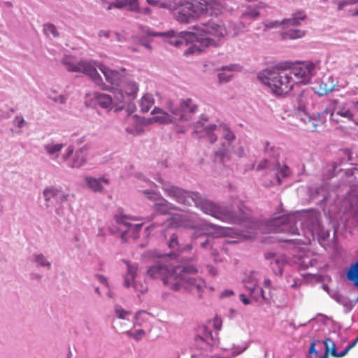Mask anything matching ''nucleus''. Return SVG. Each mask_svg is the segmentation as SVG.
<instances>
[{
    "label": "nucleus",
    "instance_id": "nucleus-20",
    "mask_svg": "<svg viewBox=\"0 0 358 358\" xmlns=\"http://www.w3.org/2000/svg\"><path fill=\"white\" fill-rule=\"evenodd\" d=\"M146 2L151 6L171 10H176L181 6V3H176V0H169L167 3L163 2L161 0H146Z\"/></svg>",
    "mask_w": 358,
    "mask_h": 358
},
{
    "label": "nucleus",
    "instance_id": "nucleus-40",
    "mask_svg": "<svg viewBox=\"0 0 358 358\" xmlns=\"http://www.w3.org/2000/svg\"><path fill=\"white\" fill-rule=\"evenodd\" d=\"M259 7H257L252 10H249L245 11L243 13V16L249 17L251 18H256L259 15V11H258Z\"/></svg>",
    "mask_w": 358,
    "mask_h": 358
},
{
    "label": "nucleus",
    "instance_id": "nucleus-33",
    "mask_svg": "<svg viewBox=\"0 0 358 358\" xmlns=\"http://www.w3.org/2000/svg\"><path fill=\"white\" fill-rule=\"evenodd\" d=\"M43 32L47 36L51 34L54 37L59 36V32L57 31L56 27L51 23H47L43 25Z\"/></svg>",
    "mask_w": 358,
    "mask_h": 358
},
{
    "label": "nucleus",
    "instance_id": "nucleus-34",
    "mask_svg": "<svg viewBox=\"0 0 358 358\" xmlns=\"http://www.w3.org/2000/svg\"><path fill=\"white\" fill-rule=\"evenodd\" d=\"M132 282L134 289L138 296L147 291L148 287L143 282L138 280H134Z\"/></svg>",
    "mask_w": 358,
    "mask_h": 358
},
{
    "label": "nucleus",
    "instance_id": "nucleus-57",
    "mask_svg": "<svg viewBox=\"0 0 358 358\" xmlns=\"http://www.w3.org/2000/svg\"><path fill=\"white\" fill-rule=\"evenodd\" d=\"M109 35H110V31H108L101 30L99 32V36L100 37L104 36V37L108 38V37H109Z\"/></svg>",
    "mask_w": 358,
    "mask_h": 358
},
{
    "label": "nucleus",
    "instance_id": "nucleus-45",
    "mask_svg": "<svg viewBox=\"0 0 358 358\" xmlns=\"http://www.w3.org/2000/svg\"><path fill=\"white\" fill-rule=\"evenodd\" d=\"M271 265L272 266L273 268L275 269L276 266L278 268L280 271L281 270V266H282V261L278 259H274L271 262Z\"/></svg>",
    "mask_w": 358,
    "mask_h": 358
},
{
    "label": "nucleus",
    "instance_id": "nucleus-6",
    "mask_svg": "<svg viewBox=\"0 0 358 358\" xmlns=\"http://www.w3.org/2000/svg\"><path fill=\"white\" fill-rule=\"evenodd\" d=\"M196 3L190 1L183 3L182 1H178L181 6L176 9L179 10L174 14L175 19L180 23L184 24H189L199 19L201 15V3L200 0H196Z\"/></svg>",
    "mask_w": 358,
    "mask_h": 358
},
{
    "label": "nucleus",
    "instance_id": "nucleus-50",
    "mask_svg": "<svg viewBox=\"0 0 358 358\" xmlns=\"http://www.w3.org/2000/svg\"><path fill=\"white\" fill-rule=\"evenodd\" d=\"M73 152V148L71 146H69L66 149V154L62 157L64 161H66L67 158L71 155Z\"/></svg>",
    "mask_w": 358,
    "mask_h": 358
},
{
    "label": "nucleus",
    "instance_id": "nucleus-26",
    "mask_svg": "<svg viewBox=\"0 0 358 358\" xmlns=\"http://www.w3.org/2000/svg\"><path fill=\"white\" fill-rule=\"evenodd\" d=\"M137 266L131 265L127 263V273L126 275L124 285L126 287H129L131 284V281L134 280V278L136 275Z\"/></svg>",
    "mask_w": 358,
    "mask_h": 358
},
{
    "label": "nucleus",
    "instance_id": "nucleus-25",
    "mask_svg": "<svg viewBox=\"0 0 358 358\" xmlns=\"http://www.w3.org/2000/svg\"><path fill=\"white\" fill-rule=\"evenodd\" d=\"M155 103L154 98L152 94H146L141 100V110L143 113H147L150 110L151 107Z\"/></svg>",
    "mask_w": 358,
    "mask_h": 358
},
{
    "label": "nucleus",
    "instance_id": "nucleus-3",
    "mask_svg": "<svg viewBox=\"0 0 358 358\" xmlns=\"http://www.w3.org/2000/svg\"><path fill=\"white\" fill-rule=\"evenodd\" d=\"M287 68V66L278 65L273 69L264 70L259 73L258 78L268 86L273 93L278 95L287 94L294 86V81Z\"/></svg>",
    "mask_w": 358,
    "mask_h": 358
},
{
    "label": "nucleus",
    "instance_id": "nucleus-39",
    "mask_svg": "<svg viewBox=\"0 0 358 358\" xmlns=\"http://www.w3.org/2000/svg\"><path fill=\"white\" fill-rule=\"evenodd\" d=\"M127 334L130 337L134 338L136 341L141 340L145 336V331L143 329H138L135 332L127 331Z\"/></svg>",
    "mask_w": 358,
    "mask_h": 358
},
{
    "label": "nucleus",
    "instance_id": "nucleus-43",
    "mask_svg": "<svg viewBox=\"0 0 358 358\" xmlns=\"http://www.w3.org/2000/svg\"><path fill=\"white\" fill-rule=\"evenodd\" d=\"M36 262H38L41 266H50V264L46 261L44 256L42 255H39L36 257Z\"/></svg>",
    "mask_w": 358,
    "mask_h": 358
},
{
    "label": "nucleus",
    "instance_id": "nucleus-44",
    "mask_svg": "<svg viewBox=\"0 0 358 358\" xmlns=\"http://www.w3.org/2000/svg\"><path fill=\"white\" fill-rule=\"evenodd\" d=\"M178 246V242L177 240V236L175 234H173L170 241H169V247L170 248L175 249Z\"/></svg>",
    "mask_w": 358,
    "mask_h": 358
},
{
    "label": "nucleus",
    "instance_id": "nucleus-35",
    "mask_svg": "<svg viewBox=\"0 0 358 358\" xmlns=\"http://www.w3.org/2000/svg\"><path fill=\"white\" fill-rule=\"evenodd\" d=\"M358 3V0H339L336 2L338 10H343L345 6L354 5Z\"/></svg>",
    "mask_w": 358,
    "mask_h": 358
},
{
    "label": "nucleus",
    "instance_id": "nucleus-12",
    "mask_svg": "<svg viewBox=\"0 0 358 358\" xmlns=\"http://www.w3.org/2000/svg\"><path fill=\"white\" fill-rule=\"evenodd\" d=\"M164 191L178 202L187 206H197V201L194 197V194L184 191L175 186H165Z\"/></svg>",
    "mask_w": 358,
    "mask_h": 358
},
{
    "label": "nucleus",
    "instance_id": "nucleus-15",
    "mask_svg": "<svg viewBox=\"0 0 358 358\" xmlns=\"http://www.w3.org/2000/svg\"><path fill=\"white\" fill-rule=\"evenodd\" d=\"M43 196L46 201L55 199L57 202L66 201L69 197V195L62 191L61 189L55 187H48L44 189Z\"/></svg>",
    "mask_w": 358,
    "mask_h": 358
},
{
    "label": "nucleus",
    "instance_id": "nucleus-64",
    "mask_svg": "<svg viewBox=\"0 0 358 358\" xmlns=\"http://www.w3.org/2000/svg\"><path fill=\"white\" fill-rule=\"evenodd\" d=\"M243 153V148H241V149H240L239 156H241Z\"/></svg>",
    "mask_w": 358,
    "mask_h": 358
},
{
    "label": "nucleus",
    "instance_id": "nucleus-53",
    "mask_svg": "<svg viewBox=\"0 0 358 358\" xmlns=\"http://www.w3.org/2000/svg\"><path fill=\"white\" fill-rule=\"evenodd\" d=\"M240 300L245 304L248 305L250 303V301L248 298L243 294H240Z\"/></svg>",
    "mask_w": 358,
    "mask_h": 358
},
{
    "label": "nucleus",
    "instance_id": "nucleus-19",
    "mask_svg": "<svg viewBox=\"0 0 358 358\" xmlns=\"http://www.w3.org/2000/svg\"><path fill=\"white\" fill-rule=\"evenodd\" d=\"M306 15L303 11H298L293 14L292 18L283 20L280 24L284 25L285 27L288 28L290 26H299L301 24V21L304 20Z\"/></svg>",
    "mask_w": 358,
    "mask_h": 358
},
{
    "label": "nucleus",
    "instance_id": "nucleus-51",
    "mask_svg": "<svg viewBox=\"0 0 358 358\" xmlns=\"http://www.w3.org/2000/svg\"><path fill=\"white\" fill-rule=\"evenodd\" d=\"M129 85L131 87V92H128L129 94H132L137 92L138 87L136 83H131L129 84Z\"/></svg>",
    "mask_w": 358,
    "mask_h": 358
},
{
    "label": "nucleus",
    "instance_id": "nucleus-36",
    "mask_svg": "<svg viewBox=\"0 0 358 358\" xmlns=\"http://www.w3.org/2000/svg\"><path fill=\"white\" fill-rule=\"evenodd\" d=\"M115 312L117 317L120 319H125L127 315H131L130 312L124 310L122 307L119 306H115Z\"/></svg>",
    "mask_w": 358,
    "mask_h": 358
},
{
    "label": "nucleus",
    "instance_id": "nucleus-63",
    "mask_svg": "<svg viewBox=\"0 0 358 358\" xmlns=\"http://www.w3.org/2000/svg\"><path fill=\"white\" fill-rule=\"evenodd\" d=\"M143 13L148 14L150 13V9L149 8H145L143 10Z\"/></svg>",
    "mask_w": 358,
    "mask_h": 358
},
{
    "label": "nucleus",
    "instance_id": "nucleus-32",
    "mask_svg": "<svg viewBox=\"0 0 358 358\" xmlns=\"http://www.w3.org/2000/svg\"><path fill=\"white\" fill-rule=\"evenodd\" d=\"M63 147L64 145L62 143H50L45 145L44 148L50 155H54L57 154L63 148Z\"/></svg>",
    "mask_w": 358,
    "mask_h": 358
},
{
    "label": "nucleus",
    "instance_id": "nucleus-16",
    "mask_svg": "<svg viewBox=\"0 0 358 358\" xmlns=\"http://www.w3.org/2000/svg\"><path fill=\"white\" fill-rule=\"evenodd\" d=\"M97 67L104 75L107 82L112 85H118L121 80L120 73L115 70H110L103 64H98Z\"/></svg>",
    "mask_w": 358,
    "mask_h": 358
},
{
    "label": "nucleus",
    "instance_id": "nucleus-1",
    "mask_svg": "<svg viewBox=\"0 0 358 358\" xmlns=\"http://www.w3.org/2000/svg\"><path fill=\"white\" fill-rule=\"evenodd\" d=\"M147 273L152 278L161 280L164 285L174 291L184 288L200 293L201 280L193 276L197 270L192 266L169 268L165 264L157 263L150 266Z\"/></svg>",
    "mask_w": 358,
    "mask_h": 358
},
{
    "label": "nucleus",
    "instance_id": "nucleus-58",
    "mask_svg": "<svg viewBox=\"0 0 358 358\" xmlns=\"http://www.w3.org/2000/svg\"><path fill=\"white\" fill-rule=\"evenodd\" d=\"M16 120H18V122H17V125H18V127L21 128L24 126V124H26L25 121L24 120V119L22 117H16Z\"/></svg>",
    "mask_w": 358,
    "mask_h": 358
},
{
    "label": "nucleus",
    "instance_id": "nucleus-30",
    "mask_svg": "<svg viewBox=\"0 0 358 358\" xmlns=\"http://www.w3.org/2000/svg\"><path fill=\"white\" fill-rule=\"evenodd\" d=\"M277 184L278 185H281V178H285L289 175V169L287 166L283 165L280 166L278 165L277 171L275 173Z\"/></svg>",
    "mask_w": 358,
    "mask_h": 358
},
{
    "label": "nucleus",
    "instance_id": "nucleus-9",
    "mask_svg": "<svg viewBox=\"0 0 358 358\" xmlns=\"http://www.w3.org/2000/svg\"><path fill=\"white\" fill-rule=\"evenodd\" d=\"M153 36H167L171 38L169 41V43L176 46L179 47L185 41L187 43L193 42L194 41H199L201 40V34L200 33H195L193 31H181L178 34L179 38L176 37V34L174 31L171 30L167 32H151L148 34Z\"/></svg>",
    "mask_w": 358,
    "mask_h": 358
},
{
    "label": "nucleus",
    "instance_id": "nucleus-61",
    "mask_svg": "<svg viewBox=\"0 0 358 358\" xmlns=\"http://www.w3.org/2000/svg\"><path fill=\"white\" fill-rule=\"evenodd\" d=\"M125 219H127V217L124 216V217H121V218H118V219H117V221H118V222H122V223H123L124 224H125V225H128L129 224H128L127 222H125V221L124 220H125Z\"/></svg>",
    "mask_w": 358,
    "mask_h": 358
},
{
    "label": "nucleus",
    "instance_id": "nucleus-5",
    "mask_svg": "<svg viewBox=\"0 0 358 358\" xmlns=\"http://www.w3.org/2000/svg\"><path fill=\"white\" fill-rule=\"evenodd\" d=\"M227 35L224 27L213 22H203V47H216Z\"/></svg>",
    "mask_w": 358,
    "mask_h": 358
},
{
    "label": "nucleus",
    "instance_id": "nucleus-52",
    "mask_svg": "<svg viewBox=\"0 0 358 358\" xmlns=\"http://www.w3.org/2000/svg\"><path fill=\"white\" fill-rule=\"evenodd\" d=\"M222 322L220 319L215 318L213 321V326L217 330H220L221 329Z\"/></svg>",
    "mask_w": 358,
    "mask_h": 358
},
{
    "label": "nucleus",
    "instance_id": "nucleus-55",
    "mask_svg": "<svg viewBox=\"0 0 358 358\" xmlns=\"http://www.w3.org/2000/svg\"><path fill=\"white\" fill-rule=\"evenodd\" d=\"M280 24H281L279 23L278 21H275V22H270L268 24H266V28H273V27H278Z\"/></svg>",
    "mask_w": 358,
    "mask_h": 358
},
{
    "label": "nucleus",
    "instance_id": "nucleus-24",
    "mask_svg": "<svg viewBox=\"0 0 358 358\" xmlns=\"http://www.w3.org/2000/svg\"><path fill=\"white\" fill-rule=\"evenodd\" d=\"M346 275L349 280L352 281L356 287H358V261L350 266Z\"/></svg>",
    "mask_w": 358,
    "mask_h": 358
},
{
    "label": "nucleus",
    "instance_id": "nucleus-27",
    "mask_svg": "<svg viewBox=\"0 0 358 358\" xmlns=\"http://www.w3.org/2000/svg\"><path fill=\"white\" fill-rule=\"evenodd\" d=\"M85 162L82 150H78L75 152L72 162L69 163V166L71 168H79Z\"/></svg>",
    "mask_w": 358,
    "mask_h": 358
},
{
    "label": "nucleus",
    "instance_id": "nucleus-29",
    "mask_svg": "<svg viewBox=\"0 0 358 358\" xmlns=\"http://www.w3.org/2000/svg\"><path fill=\"white\" fill-rule=\"evenodd\" d=\"M153 209L155 212L159 214L166 215L169 214L173 208L169 206L168 202H166L165 200H163L162 202L155 203L153 206Z\"/></svg>",
    "mask_w": 358,
    "mask_h": 358
},
{
    "label": "nucleus",
    "instance_id": "nucleus-46",
    "mask_svg": "<svg viewBox=\"0 0 358 358\" xmlns=\"http://www.w3.org/2000/svg\"><path fill=\"white\" fill-rule=\"evenodd\" d=\"M319 342L320 341L318 340H317V341H313L310 343V348H309V353L310 354L314 353L316 355L318 354V352L315 349V345H316L317 343H319Z\"/></svg>",
    "mask_w": 358,
    "mask_h": 358
},
{
    "label": "nucleus",
    "instance_id": "nucleus-41",
    "mask_svg": "<svg viewBox=\"0 0 358 358\" xmlns=\"http://www.w3.org/2000/svg\"><path fill=\"white\" fill-rule=\"evenodd\" d=\"M256 292L261 294L262 299L265 301L268 300V299L264 295V292L262 288L257 287L255 285L252 288H250V293L252 296Z\"/></svg>",
    "mask_w": 358,
    "mask_h": 358
},
{
    "label": "nucleus",
    "instance_id": "nucleus-60",
    "mask_svg": "<svg viewBox=\"0 0 358 358\" xmlns=\"http://www.w3.org/2000/svg\"><path fill=\"white\" fill-rule=\"evenodd\" d=\"M349 13L352 16H357L358 15V8L357 9L350 10L349 11Z\"/></svg>",
    "mask_w": 358,
    "mask_h": 358
},
{
    "label": "nucleus",
    "instance_id": "nucleus-17",
    "mask_svg": "<svg viewBox=\"0 0 358 358\" xmlns=\"http://www.w3.org/2000/svg\"><path fill=\"white\" fill-rule=\"evenodd\" d=\"M238 69L239 67L236 64L222 67L220 69L221 72L218 73L219 82L220 83L229 82L234 76L233 72L238 70Z\"/></svg>",
    "mask_w": 358,
    "mask_h": 358
},
{
    "label": "nucleus",
    "instance_id": "nucleus-62",
    "mask_svg": "<svg viewBox=\"0 0 358 358\" xmlns=\"http://www.w3.org/2000/svg\"><path fill=\"white\" fill-rule=\"evenodd\" d=\"M264 282L266 287H269L271 285V280L269 279L264 280Z\"/></svg>",
    "mask_w": 358,
    "mask_h": 358
},
{
    "label": "nucleus",
    "instance_id": "nucleus-14",
    "mask_svg": "<svg viewBox=\"0 0 358 358\" xmlns=\"http://www.w3.org/2000/svg\"><path fill=\"white\" fill-rule=\"evenodd\" d=\"M126 131L131 134L136 135L142 132L141 120L136 115L128 114L125 120Z\"/></svg>",
    "mask_w": 358,
    "mask_h": 358
},
{
    "label": "nucleus",
    "instance_id": "nucleus-54",
    "mask_svg": "<svg viewBox=\"0 0 358 358\" xmlns=\"http://www.w3.org/2000/svg\"><path fill=\"white\" fill-rule=\"evenodd\" d=\"M233 294H234V292L232 290L227 289V290H224L222 293L221 296L222 297H228V296H231Z\"/></svg>",
    "mask_w": 358,
    "mask_h": 358
},
{
    "label": "nucleus",
    "instance_id": "nucleus-31",
    "mask_svg": "<svg viewBox=\"0 0 358 358\" xmlns=\"http://www.w3.org/2000/svg\"><path fill=\"white\" fill-rule=\"evenodd\" d=\"M335 115L345 118L348 120H353L354 115L351 110L345 107H338L334 112Z\"/></svg>",
    "mask_w": 358,
    "mask_h": 358
},
{
    "label": "nucleus",
    "instance_id": "nucleus-7",
    "mask_svg": "<svg viewBox=\"0 0 358 358\" xmlns=\"http://www.w3.org/2000/svg\"><path fill=\"white\" fill-rule=\"evenodd\" d=\"M203 213L231 223H236L243 219L234 215L230 208L217 206L208 200H203Z\"/></svg>",
    "mask_w": 358,
    "mask_h": 358
},
{
    "label": "nucleus",
    "instance_id": "nucleus-49",
    "mask_svg": "<svg viewBox=\"0 0 358 358\" xmlns=\"http://www.w3.org/2000/svg\"><path fill=\"white\" fill-rule=\"evenodd\" d=\"M52 100L55 102H59V103L63 104L66 102V97L64 95H59L58 97L52 98Z\"/></svg>",
    "mask_w": 358,
    "mask_h": 358
},
{
    "label": "nucleus",
    "instance_id": "nucleus-18",
    "mask_svg": "<svg viewBox=\"0 0 358 358\" xmlns=\"http://www.w3.org/2000/svg\"><path fill=\"white\" fill-rule=\"evenodd\" d=\"M85 181L88 187L94 192H101L103 190L101 182H104L106 185L109 184L108 179L105 178H96L93 177H86Z\"/></svg>",
    "mask_w": 358,
    "mask_h": 358
},
{
    "label": "nucleus",
    "instance_id": "nucleus-37",
    "mask_svg": "<svg viewBox=\"0 0 358 358\" xmlns=\"http://www.w3.org/2000/svg\"><path fill=\"white\" fill-rule=\"evenodd\" d=\"M126 6L129 8V3L126 0H119L116 1L113 3H110L107 8L108 10H110L113 7L117 8H122Z\"/></svg>",
    "mask_w": 358,
    "mask_h": 358
},
{
    "label": "nucleus",
    "instance_id": "nucleus-13",
    "mask_svg": "<svg viewBox=\"0 0 358 358\" xmlns=\"http://www.w3.org/2000/svg\"><path fill=\"white\" fill-rule=\"evenodd\" d=\"M323 343L325 347L324 355H327V357L328 355L330 354L334 357L341 358L345 356L348 353V352L357 345V343H358V336L352 343L346 346V348L341 352H337L336 345L334 342L332 341V339L329 338H326Z\"/></svg>",
    "mask_w": 358,
    "mask_h": 358
},
{
    "label": "nucleus",
    "instance_id": "nucleus-11",
    "mask_svg": "<svg viewBox=\"0 0 358 358\" xmlns=\"http://www.w3.org/2000/svg\"><path fill=\"white\" fill-rule=\"evenodd\" d=\"M288 217H275L268 222L271 231L273 233H288L290 234H299L298 229L288 221Z\"/></svg>",
    "mask_w": 358,
    "mask_h": 358
},
{
    "label": "nucleus",
    "instance_id": "nucleus-28",
    "mask_svg": "<svg viewBox=\"0 0 358 358\" xmlns=\"http://www.w3.org/2000/svg\"><path fill=\"white\" fill-rule=\"evenodd\" d=\"M282 38L287 39H296L303 37L305 35V31L301 29H289L287 31L282 33Z\"/></svg>",
    "mask_w": 358,
    "mask_h": 358
},
{
    "label": "nucleus",
    "instance_id": "nucleus-47",
    "mask_svg": "<svg viewBox=\"0 0 358 358\" xmlns=\"http://www.w3.org/2000/svg\"><path fill=\"white\" fill-rule=\"evenodd\" d=\"M144 194L148 199L157 200L159 198V194L155 192H144Z\"/></svg>",
    "mask_w": 358,
    "mask_h": 358
},
{
    "label": "nucleus",
    "instance_id": "nucleus-56",
    "mask_svg": "<svg viewBox=\"0 0 358 358\" xmlns=\"http://www.w3.org/2000/svg\"><path fill=\"white\" fill-rule=\"evenodd\" d=\"M97 279H98V280L101 283H102V284H103V285H105L106 286L108 285L106 278L104 276H103V275H98L97 276Z\"/></svg>",
    "mask_w": 358,
    "mask_h": 358
},
{
    "label": "nucleus",
    "instance_id": "nucleus-23",
    "mask_svg": "<svg viewBox=\"0 0 358 358\" xmlns=\"http://www.w3.org/2000/svg\"><path fill=\"white\" fill-rule=\"evenodd\" d=\"M325 117L323 115L318 114L317 117H309L307 124V129L310 131H316L318 127L323 125Z\"/></svg>",
    "mask_w": 358,
    "mask_h": 358
},
{
    "label": "nucleus",
    "instance_id": "nucleus-4",
    "mask_svg": "<svg viewBox=\"0 0 358 358\" xmlns=\"http://www.w3.org/2000/svg\"><path fill=\"white\" fill-rule=\"evenodd\" d=\"M221 133L227 142L222 143V148L215 152V160L224 163L229 160V148L231 142L236 138L235 134L226 124L210 125L203 128V138H206L210 143L217 141V134Z\"/></svg>",
    "mask_w": 358,
    "mask_h": 358
},
{
    "label": "nucleus",
    "instance_id": "nucleus-42",
    "mask_svg": "<svg viewBox=\"0 0 358 358\" xmlns=\"http://www.w3.org/2000/svg\"><path fill=\"white\" fill-rule=\"evenodd\" d=\"M201 50L196 47L195 45L190 46L185 52L186 55H192V54H197L198 55H200Z\"/></svg>",
    "mask_w": 358,
    "mask_h": 358
},
{
    "label": "nucleus",
    "instance_id": "nucleus-2",
    "mask_svg": "<svg viewBox=\"0 0 358 358\" xmlns=\"http://www.w3.org/2000/svg\"><path fill=\"white\" fill-rule=\"evenodd\" d=\"M167 107L171 114H169L158 107H155L151 112L153 116L148 119L147 122L166 124L176 123L182 120H188L192 117V114L198 110V107L193 103L191 99H181L178 107L172 102L169 101Z\"/></svg>",
    "mask_w": 358,
    "mask_h": 358
},
{
    "label": "nucleus",
    "instance_id": "nucleus-59",
    "mask_svg": "<svg viewBox=\"0 0 358 358\" xmlns=\"http://www.w3.org/2000/svg\"><path fill=\"white\" fill-rule=\"evenodd\" d=\"M207 268H208L209 273L212 275H215L217 274V271L213 268L211 266H207Z\"/></svg>",
    "mask_w": 358,
    "mask_h": 358
},
{
    "label": "nucleus",
    "instance_id": "nucleus-21",
    "mask_svg": "<svg viewBox=\"0 0 358 358\" xmlns=\"http://www.w3.org/2000/svg\"><path fill=\"white\" fill-rule=\"evenodd\" d=\"M61 63L69 72H78L79 62L76 60L75 57L66 55L63 57Z\"/></svg>",
    "mask_w": 358,
    "mask_h": 358
},
{
    "label": "nucleus",
    "instance_id": "nucleus-10",
    "mask_svg": "<svg viewBox=\"0 0 358 358\" xmlns=\"http://www.w3.org/2000/svg\"><path fill=\"white\" fill-rule=\"evenodd\" d=\"M78 72L83 73L88 76L99 86L101 89L106 90L107 86L103 83L102 78L97 72L96 63L93 61L81 60L79 61Z\"/></svg>",
    "mask_w": 358,
    "mask_h": 358
},
{
    "label": "nucleus",
    "instance_id": "nucleus-8",
    "mask_svg": "<svg viewBox=\"0 0 358 358\" xmlns=\"http://www.w3.org/2000/svg\"><path fill=\"white\" fill-rule=\"evenodd\" d=\"M287 71L292 75L294 85L307 84L314 74L315 65L311 62H301L296 63Z\"/></svg>",
    "mask_w": 358,
    "mask_h": 358
},
{
    "label": "nucleus",
    "instance_id": "nucleus-48",
    "mask_svg": "<svg viewBox=\"0 0 358 358\" xmlns=\"http://www.w3.org/2000/svg\"><path fill=\"white\" fill-rule=\"evenodd\" d=\"M267 166H268V161L266 159H263V160L260 161V162L257 165V169L262 170V169L267 168Z\"/></svg>",
    "mask_w": 358,
    "mask_h": 358
},
{
    "label": "nucleus",
    "instance_id": "nucleus-22",
    "mask_svg": "<svg viewBox=\"0 0 358 358\" xmlns=\"http://www.w3.org/2000/svg\"><path fill=\"white\" fill-rule=\"evenodd\" d=\"M94 98L99 106L103 108H110L113 100L110 96L106 94L94 93Z\"/></svg>",
    "mask_w": 358,
    "mask_h": 358
},
{
    "label": "nucleus",
    "instance_id": "nucleus-38",
    "mask_svg": "<svg viewBox=\"0 0 358 358\" xmlns=\"http://www.w3.org/2000/svg\"><path fill=\"white\" fill-rule=\"evenodd\" d=\"M129 3V8L127 10L132 12H140L138 0H126Z\"/></svg>",
    "mask_w": 358,
    "mask_h": 358
}]
</instances>
